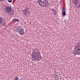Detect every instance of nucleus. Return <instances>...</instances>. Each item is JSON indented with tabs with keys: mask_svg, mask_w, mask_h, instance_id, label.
<instances>
[{
	"mask_svg": "<svg viewBox=\"0 0 80 80\" xmlns=\"http://www.w3.org/2000/svg\"><path fill=\"white\" fill-rule=\"evenodd\" d=\"M80 5H79V6H78V8H80Z\"/></svg>",
	"mask_w": 80,
	"mask_h": 80,
	"instance_id": "obj_20",
	"label": "nucleus"
},
{
	"mask_svg": "<svg viewBox=\"0 0 80 80\" xmlns=\"http://www.w3.org/2000/svg\"><path fill=\"white\" fill-rule=\"evenodd\" d=\"M12 8L10 6H8L5 8V11L7 13H10L12 12Z\"/></svg>",
	"mask_w": 80,
	"mask_h": 80,
	"instance_id": "obj_4",
	"label": "nucleus"
},
{
	"mask_svg": "<svg viewBox=\"0 0 80 80\" xmlns=\"http://www.w3.org/2000/svg\"><path fill=\"white\" fill-rule=\"evenodd\" d=\"M0 25H3V26H4L5 25L4 20L1 18H0Z\"/></svg>",
	"mask_w": 80,
	"mask_h": 80,
	"instance_id": "obj_5",
	"label": "nucleus"
},
{
	"mask_svg": "<svg viewBox=\"0 0 80 80\" xmlns=\"http://www.w3.org/2000/svg\"><path fill=\"white\" fill-rule=\"evenodd\" d=\"M62 15L63 16H65L66 15V12H65V9L64 8H62Z\"/></svg>",
	"mask_w": 80,
	"mask_h": 80,
	"instance_id": "obj_7",
	"label": "nucleus"
},
{
	"mask_svg": "<svg viewBox=\"0 0 80 80\" xmlns=\"http://www.w3.org/2000/svg\"><path fill=\"white\" fill-rule=\"evenodd\" d=\"M75 46L76 47L74 51L75 53L79 55L80 54V42H79L76 43Z\"/></svg>",
	"mask_w": 80,
	"mask_h": 80,
	"instance_id": "obj_2",
	"label": "nucleus"
},
{
	"mask_svg": "<svg viewBox=\"0 0 80 80\" xmlns=\"http://www.w3.org/2000/svg\"><path fill=\"white\" fill-rule=\"evenodd\" d=\"M17 19L14 18L13 20L12 21H14V22H17Z\"/></svg>",
	"mask_w": 80,
	"mask_h": 80,
	"instance_id": "obj_16",
	"label": "nucleus"
},
{
	"mask_svg": "<svg viewBox=\"0 0 80 80\" xmlns=\"http://www.w3.org/2000/svg\"><path fill=\"white\" fill-rule=\"evenodd\" d=\"M72 3L74 5H77L78 3V0H72Z\"/></svg>",
	"mask_w": 80,
	"mask_h": 80,
	"instance_id": "obj_8",
	"label": "nucleus"
},
{
	"mask_svg": "<svg viewBox=\"0 0 80 80\" xmlns=\"http://www.w3.org/2000/svg\"><path fill=\"white\" fill-rule=\"evenodd\" d=\"M12 0H8V2H9V3H12Z\"/></svg>",
	"mask_w": 80,
	"mask_h": 80,
	"instance_id": "obj_15",
	"label": "nucleus"
},
{
	"mask_svg": "<svg viewBox=\"0 0 80 80\" xmlns=\"http://www.w3.org/2000/svg\"><path fill=\"white\" fill-rule=\"evenodd\" d=\"M14 80H18V77H16L14 78Z\"/></svg>",
	"mask_w": 80,
	"mask_h": 80,
	"instance_id": "obj_13",
	"label": "nucleus"
},
{
	"mask_svg": "<svg viewBox=\"0 0 80 80\" xmlns=\"http://www.w3.org/2000/svg\"><path fill=\"white\" fill-rule=\"evenodd\" d=\"M26 9V10L28 11V10H29L28 7V6L26 7V9Z\"/></svg>",
	"mask_w": 80,
	"mask_h": 80,
	"instance_id": "obj_12",
	"label": "nucleus"
},
{
	"mask_svg": "<svg viewBox=\"0 0 80 80\" xmlns=\"http://www.w3.org/2000/svg\"><path fill=\"white\" fill-rule=\"evenodd\" d=\"M19 32L20 35H23L24 34V32L22 29H20V30L19 31Z\"/></svg>",
	"mask_w": 80,
	"mask_h": 80,
	"instance_id": "obj_9",
	"label": "nucleus"
},
{
	"mask_svg": "<svg viewBox=\"0 0 80 80\" xmlns=\"http://www.w3.org/2000/svg\"><path fill=\"white\" fill-rule=\"evenodd\" d=\"M2 1H3V0H0V2H2Z\"/></svg>",
	"mask_w": 80,
	"mask_h": 80,
	"instance_id": "obj_21",
	"label": "nucleus"
},
{
	"mask_svg": "<svg viewBox=\"0 0 80 80\" xmlns=\"http://www.w3.org/2000/svg\"><path fill=\"white\" fill-rule=\"evenodd\" d=\"M59 3L60 4L61 3H62V1H59Z\"/></svg>",
	"mask_w": 80,
	"mask_h": 80,
	"instance_id": "obj_19",
	"label": "nucleus"
},
{
	"mask_svg": "<svg viewBox=\"0 0 80 80\" xmlns=\"http://www.w3.org/2000/svg\"><path fill=\"white\" fill-rule=\"evenodd\" d=\"M17 21L18 22H19V20L16 19V22Z\"/></svg>",
	"mask_w": 80,
	"mask_h": 80,
	"instance_id": "obj_18",
	"label": "nucleus"
},
{
	"mask_svg": "<svg viewBox=\"0 0 80 80\" xmlns=\"http://www.w3.org/2000/svg\"><path fill=\"white\" fill-rule=\"evenodd\" d=\"M80 4L78 6H80Z\"/></svg>",
	"mask_w": 80,
	"mask_h": 80,
	"instance_id": "obj_22",
	"label": "nucleus"
},
{
	"mask_svg": "<svg viewBox=\"0 0 80 80\" xmlns=\"http://www.w3.org/2000/svg\"><path fill=\"white\" fill-rule=\"evenodd\" d=\"M51 10L52 11V12H54L56 11V10L54 9H51Z\"/></svg>",
	"mask_w": 80,
	"mask_h": 80,
	"instance_id": "obj_14",
	"label": "nucleus"
},
{
	"mask_svg": "<svg viewBox=\"0 0 80 80\" xmlns=\"http://www.w3.org/2000/svg\"><path fill=\"white\" fill-rule=\"evenodd\" d=\"M17 30H15V31H16V30L17 31H17V32H18V30H20V29H22L21 28V27H20V26H17Z\"/></svg>",
	"mask_w": 80,
	"mask_h": 80,
	"instance_id": "obj_10",
	"label": "nucleus"
},
{
	"mask_svg": "<svg viewBox=\"0 0 80 80\" xmlns=\"http://www.w3.org/2000/svg\"><path fill=\"white\" fill-rule=\"evenodd\" d=\"M38 3L40 6L42 7L44 6L45 7H47L48 2L47 0H38Z\"/></svg>",
	"mask_w": 80,
	"mask_h": 80,
	"instance_id": "obj_1",
	"label": "nucleus"
},
{
	"mask_svg": "<svg viewBox=\"0 0 80 80\" xmlns=\"http://www.w3.org/2000/svg\"><path fill=\"white\" fill-rule=\"evenodd\" d=\"M22 13L23 15H26V16H27L28 15L29 13V12H28L26 9H24L22 10Z\"/></svg>",
	"mask_w": 80,
	"mask_h": 80,
	"instance_id": "obj_6",
	"label": "nucleus"
},
{
	"mask_svg": "<svg viewBox=\"0 0 80 80\" xmlns=\"http://www.w3.org/2000/svg\"><path fill=\"white\" fill-rule=\"evenodd\" d=\"M33 60H36L39 58V55L38 52H33L32 54V56Z\"/></svg>",
	"mask_w": 80,
	"mask_h": 80,
	"instance_id": "obj_3",
	"label": "nucleus"
},
{
	"mask_svg": "<svg viewBox=\"0 0 80 80\" xmlns=\"http://www.w3.org/2000/svg\"><path fill=\"white\" fill-rule=\"evenodd\" d=\"M37 52H38V49H37L35 48L33 49L32 51V53H35Z\"/></svg>",
	"mask_w": 80,
	"mask_h": 80,
	"instance_id": "obj_11",
	"label": "nucleus"
},
{
	"mask_svg": "<svg viewBox=\"0 0 80 80\" xmlns=\"http://www.w3.org/2000/svg\"><path fill=\"white\" fill-rule=\"evenodd\" d=\"M54 15H56L57 13L56 12V11H54Z\"/></svg>",
	"mask_w": 80,
	"mask_h": 80,
	"instance_id": "obj_17",
	"label": "nucleus"
}]
</instances>
